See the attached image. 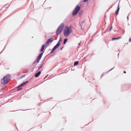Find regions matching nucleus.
I'll list each match as a JSON object with an SVG mask.
<instances>
[{"label":"nucleus","mask_w":131,"mask_h":131,"mask_svg":"<svg viewBox=\"0 0 131 131\" xmlns=\"http://www.w3.org/2000/svg\"><path fill=\"white\" fill-rule=\"evenodd\" d=\"M72 31V30L70 27L66 26L63 31L64 36L66 37L68 36L71 32Z\"/></svg>","instance_id":"1"},{"label":"nucleus","mask_w":131,"mask_h":131,"mask_svg":"<svg viewBox=\"0 0 131 131\" xmlns=\"http://www.w3.org/2000/svg\"><path fill=\"white\" fill-rule=\"evenodd\" d=\"M10 77L9 75L8 74L6 75L2 80V83L4 85L6 84L7 83L8 80L10 79Z\"/></svg>","instance_id":"2"},{"label":"nucleus","mask_w":131,"mask_h":131,"mask_svg":"<svg viewBox=\"0 0 131 131\" xmlns=\"http://www.w3.org/2000/svg\"><path fill=\"white\" fill-rule=\"evenodd\" d=\"M64 26V24H61L58 28L56 31V34L58 35L60 34L62 31Z\"/></svg>","instance_id":"3"},{"label":"nucleus","mask_w":131,"mask_h":131,"mask_svg":"<svg viewBox=\"0 0 131 131\" xmlns=\"http://www.w3.org/2000/svg\"><path fill=\"white\" fill-rule=\"evenodd\" d=\"M80 9V7L78 6H77L74 9L73 13V15L76 14L79 10Z\"/></svg>","instance_id":"4"},{"label":"nucleus","mask_w":131,"mask_h":131,"mask_svg":"<svg viewBox=\"0 0 131 131\" xmlns=\"http://www.w3.org/2000/svg\"><path fill=\"white\" fill-rule=\"evenodd\" d=\"M60 44V43L59 42H58L57 44L54 46V47L53 49L51 51V53H52L55 51V50L59 47V45Z\"/></svg>","instance_id":"5"},{"label":"nucleus","mask_w":131,"mask_h":131,"mask_svg":"<svg viewBox=\"0 0 131 131\" xmlns=\"http://www.w3.org/2000/svg\"><path fill=\"white\" fill-rule=\"evenodd\" d=\"M43 53L42 52L38 56V59L37 61V63H38L40 61V59H41V57L43 55Z\"/></svg>","instance_id":"6"},{"label":"nucleus","mask_w":131,"mask_h":131,"mask_svg":"<svg viewBox=\"0 0 131 131\" xmlns=\"http://www.w3.org/2000/svg\"><path fill=\"white\" fill-rule=\"evenodd\" d=\"M53 38H51L48 40L47 41L46 43V44H48L50 43V42H52L53 40Z\"/></svg>","instance_id":"7"},{"label":"nucleus","mask_w":131,"mask_h":131,"mask_svg":"<svg viewBox=\"0 0 131 131\" xmlns=\"http://www.w3.org/2000/svg\"><path fill=\"white\" fill-rule=\"evenodd\" d=\"M28 82V81H26L25 82H23L21 84H20L18 86V88H19L20 86H22L25 84H26V83Z\"/></svg>","instance_id":"8"},{"label":"nucleus","mask_w":131,"mask_h":131,"mask_svg":"<svg viewBox=\"0 0 131 131\" xmlns=\"http://www.w3.org/2000/svg\"><path fill=\"white\" fill-rule=\"evenodd\" d=\"M41 73V72L40 71H39L38 73L36 74L35 77H37L39 76Z\"/></svg>","instance_id":"9"},{"label":"nucleus","mask_w":131,"mask_h":131,"mask_svg":"<svg viewBox=\"0 0 131 131\" xmlns=\"http://www.w3.org/2000/svg\"><path fill=\"white\" fill-rule=\"evenodd\" d=\"M119 4H118V6L117 10V11H116V14L117 15L118 14V12H119Z\"/></svg>","instance_id":"10"},{"label":"nucleus","mask_w":131,"mask_h":131,"mask_svg":"<svg viewBox=\"0 0 131 131\" xmlns=\"http://www.w3.org/2000/svg\"><path fill=\"white\" fill-rule=\"evenodd\" d=\"M45 45H42V46L41 47V50H40L41 51H42L45 48Z\"/></svg>","instance_id":"11"},{"label":"nucleus","mask_w":131,"mask_h":131,"mask_svg":"<svg viewBox=\"0 0 131 131\" xmlns=\"http://www.w3.org/2000/svg\"><path fill=\"white\" fill-rule=\"evenodd\" d=\"M121 38V37H117V38H112V40H115L118 39H120V38Z\"/></svg>","instance_id":"12"},{"label":"nucleus","mask_w":131,"mask_h":131,"mask_svg":"<svg viewBox=\"0 0 131 131\" xmlns=\"http://www.w3.org/2000/svg\"><path fill=\"white\" fill-rule=\"evenodd\" d=\"M78 64V62L76 61L74 63V66H76Z\"/></svg>","instance_id":"13"},{"label":"nucleus","mask_w":131,"mask_h":131,"mask_svg":"<svg viewBox=\"0 0 131 131\" xmlns=\"http://www.w3.org/2000/svg\"><path fill=\"white\" fill-rule=\"evenodd\" d=\"M67 38H66L64 39V43H63L64 44L66 43L67 41Z\"/></svg>","instance_id":"14"},{"label":"nucleus","mask_w":131,"mask_h":131,"mask_svg":"<svg viewBox=\"0 0 131 131\" xmlns=\"http://www.w3.org/2000/svg\"><path fill=\"white\" fill-rule=\"evenodd\" d=\"M62 38H60V40L59 41H58V42H59V43H60V41H62Z\"/></svg>","instance_id":"15"},{"label":"nucleus","mask_w":131,"mask_h":131,"mask_svg":"<svg viewBox=\"0 0 131 131\" xmlns=\"http://www.w3.org/2000/svg\"><path fill=\"white\" fill-rule=\"evenodd\" d=\"M88 0H83L84 2H86L88 1Z\"/></svg>","instance_id":"16"},{"label":"nucleus","mask_w":131,"mask_h":131,"mask_svg":"<svg viewBox=\"0 0 131 131\" xmlns=\"http://www.w3.org/2000/svg\"><path fill=\"white\" fill-rule=\"evenodd\" d=\"M112 27H111L110 28V30H109V31H111V29H112Z\"/></svg>","instance_id":"17"},{"label":"nucleus","mask_w":131,"mask_h":131,"mask_svg":"<svg viewBox=\"0 0 131 131\" xmlns=\"http://www.w3.org/2000/svg\"><path fill=\"white\" fill-rule=\"evenodd\" d=\"M131 41V39L130 38L129 39V42H130Z\"/></svg>","instance_id":"18"},{"label":"nucleus","mask_w":131,"mask_h":131,"mask_svg":"<svg viewBox=\"0 0 131 131\" xmlns=\"http://www.w3.org/2000/svg\"><path fill=\"white\" fill-rule=\"evenodd\" d=\"M20 89H18V91H19V90Z\"/></svg>","instance_id":"19"},{"label":"nucleus","mask_w":131,"mask_h":131,"mask_svg":"<svg viewBox=\"0 0 131 131\" xmlns=\"http://www.w3.org/2000/svg\"><path fill=\"white\" fill-rule=\"evenodd\" d=\"M62 48H63V47H62V48H61L60 49L61 50Z\"/></svg>","instance_id":"20"},{"label":"nucleus","mask_w":131,"mask_h":131,"mask_svg":"<svg viewBox=\"0 0 131 131\" xmlns=\"http://www.w3.org/2000/svg\"><path fill=\"white\" fill-rule=\"evenodd\" d=\"M126 72H125V71H124V73H126Z\"/></svg>","instance_id":"21"},{"label":"nucleus","mask_w":131,"mask_h":131,"mask_svg":"<svg viewBox=\"0 0 131 131\" xmlns=\"http://www.w3.org/2000/svg\"><path fill=\"white\" fill-rule=\"evenodd\" d=\"M127 19H128V17H127Z\"/></svg>","instance_id":"22"}]
</instances>
